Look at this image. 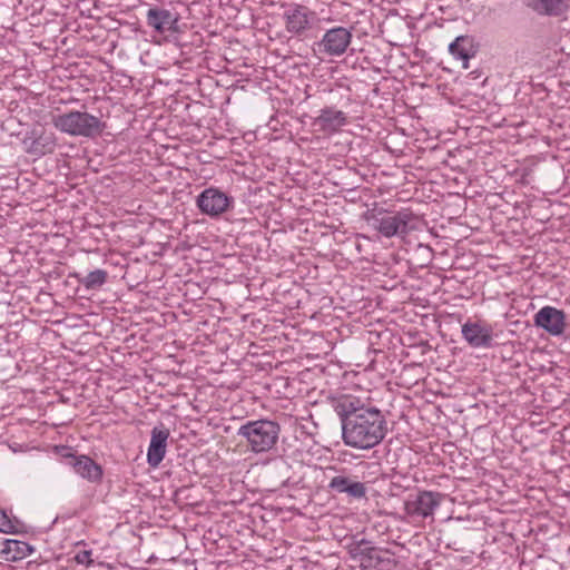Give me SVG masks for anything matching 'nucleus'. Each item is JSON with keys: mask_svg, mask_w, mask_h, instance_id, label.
Segmentation results:
<instances>
[{"mask_svg": "<svg viewBox=\"0 0 570 570\" xmlns=\"http://www.w3.org/2000/svg\"><path fill=\"white\" fill-rule=\"evenodd\" d=\"M52 124L61 132L85 138H96L100 136L106 128V124L98 117L78 110H71L55 116Z\"/></svg>", "mask_w": 570, "mask_h": 570, "instance_id": "3", "label": "nucleus"}, {"mask_svg": "<svg viewBox=\"0 0 570 570\" xmlns=\"http://www.w3.org/2000/svg\"><path fill=\"white\" fill-rule=\"evenodd\" d=\"M365 219L384 237H404L412 229L410 223L414 219V214L410 209H402L392 214L380 209L367 212Z\"/></svg>", "mask_w": 570, "mask_h": 570, "instance_id": "4", "label": "nucleus"}, {"mask_svg": "<svg viewBox=\"0 0 570 570\" xmlns=\"http://www.w3.org/2000/svg\"><path fill=\"white\" fill-rule=\"evenodd\" d=\"M331 492L337 494H346L354 500H362L366 498L367 488L364 482L356 480V476L341 473L333 476L327 485Z\"/></svg>", "mask_w": 570, "mask_h": 570, "instance_id": "11", "label": "nucleus"}, {"mask_svg": "<svg viewBox=\"0 0 570 570\" xmlns=\"http://www.w3.org/2000/svg\"><path fill=\"white\" fill-rule=\"evenodd\" d=\"M169 430L164 425L151 430L150 443L147 451V462L151 468H157L165 458Z\"/></svg>", "mask_w": 570, "mask_h": 570, "instance_id": "16", "label": "nucleus"}, {"mask_svg": "<svg viewBox=\"0 0 570 570\" xmlns=\"http://www.w3.org/2000/svg\"><path fill=\"white\" fill-rule=\"evenodd\" d=\"M38 301L43 305H49L51 302H53L52 294L40 291L38 294Z\"/></svg>", "mask_w": 570, "mask_h": 570, "instance_id": "25", "label": "nucleus"}, {"mask_svg": "<svg viewBox=\"0 0 570 570\" xmlns=\"http://www.w3.org/2000/svg\"><path fill=\"white\" fill-rule=\"evenodd\" d=\"M522 3L539 17L560 18L570 9V0H522Z\"/></svg>", "mask_w": 570, "mask_h": 570, "instance_id": "14", "label": "nucleus"}, {"mask_svg": "<svg viewBox=\"0 0 570 570\" xmlns=\"http://www.w3.org/2000/svg\"><path fill=\"white\" fill-rule=\"evenodd\" d=\"M247 301L254 303L253 307H257V308H261V309H265L267 307V304H266L267 299L266 298H262V297H259L256 294L252 297V293H249V295L247 297Z\"/></svg>", "mask_w": 570, "mask_h": 570, "instance_id": "24", "label": "nucleus"}, {"mask_svg": "<svg viewBox=\"0 0 570 570\" xmlns=\"http://www.w3.org/2000/svg\"><path fill=\"white\" fill-rule=\"evenodd\" d=\"M106 271L95 269L86 275L83 285H102L106 282Z\"/></svg>", "mask_w": 570, "mask_h": 570, "instance_id": "22", "label": "nucleus"}, {"mask_svg": "<svg viewBox=\"0 0 570 570\" xmlns=\"http://www.w3.org/2000/svg\"><path fill=\"white\" fill-rule=\"evenodd\" d=\"M55 452L70 465L75 473L91 483H100L104 476L102 466L90 456L76 454L69 446H55Z\"/></svg>", "mask_w": 570, "mask_h": 570, "instance_id": "6", "label": "nucleus"}, {"mask_svg": "<svg viewBox=\"0 0 570 570\" xmlns=\"http://www.w3.org/2000/svg\"><path fill=\"white\" fill-rule=\"evenodd\" d=\"M281 425L269 419L247 421L238 428L237 435L246 441L247 448L255 454L273 450L279 439Z\"/></svg>", "mask_w": 570, "mask_h": 570, "instance_id": "2", "label": "nucleus"}, {"mask_svg": "<svg viewBox=\"0 0 570 570\" xmlns=\"http://www.w3.org/2000/svg\"><path fill=\"white\" fill-rule=\"evenodd\" d=\"M206 291H204V287H197V291L193 292L191 298L194 299L196 296L202 297V295H204Z\"/></svg>", "mask_w": 570, "mask_h": 570, "instance_id": "26", "label": "nucleus"}, {"mask_svg": "<svg viewBox=\"0 0 570 570\" xmlns=\"http://www.w3.org/2000/svg\"><path fill=\"white\" fill-rule=\"evenodd\" d=\"M73 559L78 564L86 567H90L94 563L90 550H81L77 552Z\"/></svg>", "mask_w": 570, "mask_h": 570, "instance_id": "23", "label": "nucleus"}, {"mask_svg": "<svg viewBox=\"0 0 570 570\" xmlns=\"http://www.w3.org/2000/svg\"><path fill=\"white\" fill-rule=\"evenodd\" d=\"M55 148L56 139L53 135H40L31 142L29 151L38 156H43L52 153Z\"/></svg>", "mask_w": 570, "mask_h": 570, "instance_id": "20", "label": "nucleus"}, {"mask_svg": "<svg viewBox=\"0 0 570 570\" xmlns=\"http://www.w3.org/2000/svg\"><path fill=\"white\" fill-rule=\"evenodd\" d=\"M32 551L33 548L29 543L19 540H7L6 548L3 549L7 560L11 561L22 560L30 556Z\"/></svg>", "mask_w": 570, "mask_h": 570, "instance_id": "19", "label": "nucleus"}, {"mask_svg": "<svg viewBox=\"0 0 570 570\" xmlns=\"http://www.w3.org/2000/svg\"><path fill=\"white\" fill-rule=\"evenodd\" d=\"M233 202V197L215 187L206 188L196 198L199 210L210 217H217L227 212Z\"/></svg>", "mask_w": 570, "mask_h": 570, "instance_id": "8", "label": "nucleus"}, {"mask_svg": "<svg viewBox=\"0 0 570 570\" xmlns=\"http://www.w3.org/2000/svg\"><path fill=\"white\" fill-rule=\"evenodd\" d=\"M350 554L353 560L360 561V568L363 570L376 568L383 562V558L379 554V549L365 539L353 543L350 547Z\"/></svg>", "mask_w": 570, "mask_h": 570, "instance_id": "15", "label": "nucleus"}, {"mask_svg": "<svg viewBox=\"0 0 570 570\" xmlns=\"http://www.w3.org/2000/svg\"><path fill=\"white\" fill-rule=\"evenodd\" d=\"M351 41V30L344 27H334L328 29L315 46L320 53L328 57H340L346 52Z\"/></svg>", "mask_w": 570, "mask_h": 570, "instance_id": "7", "label": "nucleus"}, {"mask_svg": "<svg viewBox=\"0 0 570 570\" xmlns=\"http://www.w3.org/2000/svg\"><path fill=\"white\" fill-rule=\"evenodd\" d=\"M146 22L166 39L177 40V36L181 32L180 14L174 8H149L146 14Z\"/></svg>", "mask_w": 570, "mask_h": 570, "instance_id": "5", "label": "nucleus"}, {"mask_svg": "<svg viewBox=\"0 0 570 570\" xmlns=\"http://www.w3.org/2000/svg\"><path fill=\"white\" fill-rule=\"evenodd\" d=\"M534 325L552 336H560L566 330V314L552 306H544L534 315Z\"/></svg>", "mask_w": 570, "mask_h": 570, "instance_id": "12", "label": "nucleus"}, {"mask_svg": "<svg viewBox=\"0 0 570 570\" xmlns=\"http://www.w3.org/2000/svg\"><path fill=\"white\" fill-rule=\"evenodd\" d=\"M332 407L341 422L342 441L356 450L379 445L389 432L384 413L376 406L353 395L332 400Z\"/></svg>", "mask_w": 570, "mask_h": 570, "instance_id": "1", "label": "nucleus"}, {"mask_svg": "<svg viewBox=\"0 0 570 570\" xmlns=\"http://www.w3.org/2000/svg\"><path fill=\"white\" fill-rule=\"evenodd\" d=\"M449 52L455 59L463 61V68L469 67V59L475 55L473 38L470 36H459L449 45Z\"/></svg>", "mask_w": 570, "mask_h": 570, "instance_id": "18", "label": "nucleus"}, {"mask_svg": "<svg viewBox=\"0 0 570 570\" xmlns=\"http://www.w3.org/2000/svg\"><path fill=\"white\" fill-rule=\"evenodd\" d=\"M314 12L303 4H289L284 13L283 19L285 29L288 33L303 37L311 29Z\"/></svg>", "mask_w": 570, "mask_h": 570, "instance_id": "10", "label": "nucleus"}, {"mask_svg": "<svg viewBox=\"0 0 570 570\" xmlns=\"http://www.w3.org/2000/svg\"><path fill=\"white\" fill-rule=\"evenodd\" d=\"M18 531V521L11 519L4 510L0 509V532L14 533Z\"/></svg>", "mask_w": 570, "mask_h": 570, "instance_id": "21", "label": "nucleus"}, {"mask_svg": "<svg viewBox=\"0 0 570 570\" xmlns=\"http://www.w3.org/2000/svg\"><path fill=\"white\" fill-rule=\"evenodd\" d=\"M347 117L345 112L336 110L332 107L321 109L320 115L314 119V125L318 126L321 130L333 132L345 126Z\"/></svg>", "mask_w": 570, "mask_h": 570, "instance_id": "17", "label": "nucleus"}, {"mask_svg": "<svg viewBox=\"0 0 570 570\" xmlns=\"http://www.w3.org/2000/svg\"><path fill=\"white\" fill-rule=\"evenodd\" d=\"M461 333L471 347L489 348L492 346L493 335L490 326L468 321L462 325Z\"/></svg>", "mask_w": 570, "mask_h": 570, "instance_id": "13", "label": "nucleus"}, {"mask_svg": "<svg viewBox=\"0 0 570 570\" xmlns=\"http://www.w3.org/2000/svg\"><path fill=\"white\" fill-rule=\"evenodd\" d=\"M442 494L432 491H420L411 495L404 503V511L412 518L432 517L434 510L440 505Z\"/></svg>", "mask_w": 570, "mask_h": 570, "instance_id": "9", "label": "nucleus"}]
</instances>
